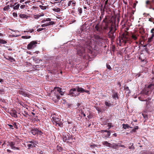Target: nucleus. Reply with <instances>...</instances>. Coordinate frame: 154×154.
<instances>
[{"label": "nucleus", "instance_id": "f257e3e1", "mask_svg": "<svg viewBox=\"0 0 154 154\" xmlns=\"http://www.w3.org/2000/svg\"><path fill=\"white\" fill-rule=\"evenodd\" d=\"M102 39L98 35H94L93 37L88 38L85 44L82 46L81 44L77 48V55L84 57L87 53H92L91 49L96 46L98 42H100Z\"/></svg>", "mask_w": 154, "mask_h": 154}, {"label": "nucleus", "instance_id": "f03ea898", "mask_svg": "<svg viewBox=\"0 0 154 154\" xmlns=\"http://www.w3.org/2000/svg\"><path fill=\"white\" fill-rule=\"evenodd\" d=\"M52 122L54 125L57 126L61 127L62 123L61 122L60 119L56 116H53L51 119Z\"/></svg>", "mask_w": 154, "mask_h": 154}, {"label": "nucleus", "instance_id": "7ed1b4c3", "mask_svg": "<svg viewBox=\"0 0 154 154\" xmlns=\"http://www.w3.org/2000/svg\"><path fill=\"white\" fill-rule=\"evenodd\" d=\"M152 92L154 93V85L152 84L149 85L147 87V88L144 91V93L147 95Z\"/></svg>", "mask_w": 154, "mask_h": 154}, {"label": "nucleus", "instance_id": "20e7f679", "mask_svg": "<svg viewBox=\"0 0 154 154\" xmlns=\"http://www.w3.org/2000/svg\"><path fill=\"white\" fill-rule=\"evenodd\" d=\"M79 94V93L77 91L76 88H74L71 89L68 93V95L70 97H76Z\"/></svg>", "mask_w": 154, "mask_h": 154}, {"label": "nucleus", "instance_id": "39448f33", "mask_svg": "<svg viewBox=\"0 0 154 154\" xmlns=\"http://www.w3.org/2000/svg\"><path fill=\"white\" fill-rule=\"evenodd\" d=\"M31 133L34 135L37 134L42 135L43 134V133L40 130L35 128H32L30 130Z\"/></svg>", "mask_w": 154, "mask_h": 154}, {"label": "nucleus", "instance_id": "423d86ee", "mask_svg": "<svg viewBox=\"0 0 154 154\" xmlns=\"http://www.w3.org/2000/svg\"><path fill=\"white\" fill-rule=\"evenodd\" d=\"M16 142H8V144H7V146H10L11 149H14V150H19V148L17 147H16L15 146L16 145Z\"/></svg>", "mask_w": 154, "mask_h": 154}, {"label": "nucleus", "instance_id": "0eeeda50", "mask_svg": "<svg viewBox=\"0 0 154 154\" xmlns=\"http://www.w3.org/2000/svg\"><path fill=\"white\" fill-rule=\"evenodd\" d=\"M37 42L35 41H32L27 46V48L28 50L33 49L36 47Z\"/></svg>", "mask_w": 154, "mask_h": 154}, {"label": "nucleus", "instance_id": "6e6552de", "mask_svg": "<svg viewBox=\"0 0 154 154\" xmlns=\"http://www.w3.org/2000/svg\"><path fill=\"white\" fill-rule=\"evenodd\" d=\"M130 40L129 36L126 34H123L122 39L120 40L121 42H123L124 43L128 42Z\"/></svg>", "mask_w": 154, "mask_h": 154}, {"label": "nucleus", "instance_id": "1a4fd4ad", "mask_svg": "<svg viewBox=\"0 0 154 154\" xmlns=\"http://www.w3.org/2000/svg\"><path fill=\"white\" fill-rule=\"evenodd\" d=\"M28 143H30L31 144H28L27 145L29 148H33L38 143L37 141L34 140H32L28 141Z\"/></svg>", "mask_w": 154, "mask_h": 154}, {"label": "nucleus", "instance_id": "9d476101", "mask_svg": "<svg viewBox=\"0 0 154 154\" xmlns=\"http://www.w3.org/2000/svg\"><path fill=\"white\" fill-rule=\"evenodd\" d=\"M60 96L57 93H54V94L53 95L52 99L53 101L56 103L60 99Z\"/></svg>", "mask_w": 154, "mask_h": 154}, {"label": "nucleus", "instance_id": "9b49d317", "mask_svg": "<svg viewBox=\"0 0 154 154\" xmlns=\"http://www.w3.org/2000/svg\"><path fill=\"white\" fill-rule=\"evenodd\" d=\"M76 90L78 92V93L80 92V93H83V92H86V93H88L89 92V91L87 90H85L82 88H80L79 87H77Z\"/></svg>", "mask_w": 154, "mask_h": 154}, {"label": "nucleus", "instance_id": "f8f14e48", "mask_svg": "<svg viewBox=\"0 0 154 154\" xmlns=\"http://www.w3.org/2000/svg\"><path fill=\"white\" fill-rule=\"evenodd\" d=\"M10 113L11 116L12 117H14L15 118H17V112L15 110H11V111Z\"/></svg>", "mask_w": 154, "mask_h": 154}, {"label": "nucleus", "instance_id": "ddd939ff", "mask_svg": "<svg viewBox=\"0 0 154 154\" xmlns=\"http://www.w3.org/2000/svg\"><path fill=\"white\" fill-rule=\"evenodd\" d=\"M96 30L99 33L101 32L102 30V28L98 24H97L95 27Z\"/></svg>", "mask_w": 154, "mask_h": 154}, {"label": "nucleus", "instance_id": "4468645a", "mask_svg": "<svg viewBox=\"0 0 154 154\" xmlns=\"http://www.w3.org/2000/svg\"><path fill=\"white\" fill-rule=\"evenodd\" d=\"M19 17L21 18L25 19H27L29 17V16L24 14H20L19 15Z\"/></svg>", "mask_w": 154, "mask_h": 154}, {"label": "nucleus", "instance_id": "2eb2a0df", "mask_svg": "<svg viewBox=\"0 0 154 154\" xmlns=\"http://www.w3.org/2000/svg\"><path fill=\"white\" fill-rule=\"evenodd\" d=\"M75 3L74 1L73 2L71 1H69L68 4V6H72L74 7L75 6Z\"/></svg>", "mask_w": 154, "mask_h": 154}, {"label": "nucleus", "instance_id": "dca6fc26", "mask_svg": "<svg viewBox=\"0 0 154 154\" xmlns=\"http://www.w3.org/2000/svg\"><path fill=\"white\" fill-rule=\"evenodd\" d=\"M103 144L104 145L106 146H107L111 147V144L110 143L108 142L107 141H104L103 142Z\"/></svg>", "mask_w": 154, "mask_h": 154}, {"label": "nucleus", "instance_id": "f3484780", "mask_svg": "<svg viewBox=\"0 0 154 154\" xmlns=\"http://www.w3.org/2000/svg\"><path fill=\"white\" fill-rule=\"evenodd\" d=\"M61 90V88H55L54 91L55 92L54 93H57V94H58Z\"/></svg>", "mask_w": 154, "mask_h": 154}, {"label": "nucleus", "instance_id": "a211bd4d", "mask_svg": "<svg viewBox=\"0 0 154 154\" xmlns=\"http://www.w3.org/2000/svg\"><path fill=\"white\" fill-rule=\"evenodd\" d=\"M84 109H82V108H80V110L79 111V113L81 114V115H80V116H82V115L84 116H85V114L84 113Z\"/></svg>", "mask_w": 154, "mask_h": 154}, {"label": "nucleus", "instance_id": "6ab92c4d", "mask_svg": "<svg viewBox=\"0 0 154 154\" xmlns=\"http://www.w3.org/2000/svg\"><path fill=\"white\" fill-rule=\"evenodd\" d=\"M15 3L14 4V6H13V8L14 10H17L19 9L20 5L19 4Z\"/></svg>", "mask_w": 154, "mask_h": 154}, {"label": "nucleus", "instance_id": "aec40b11", "mask_svg": "<svg viewBox=\"0 0 154 154\" xmlns=\"http://www.w3.org/2000/svg\"><path fill=\"white\" fill-rule=\"evenodd\" d=\"M14 1V0H10V1H8V2L9 3L10 5V7L12 8L14 6V4L13 3Z\"/></svg>", "mask_w": 154, "mask_h": 154}, {"label": "nucleus", "instance_id": "412c9836", "mask_svg": "<svg viewBox=\"0 0 154 154\" xmlns=\"http://www.w3.org/2000/svg\"><path fill=\"white\" fill-rule=\"evenodd\" d=\"M122 126L124 129H125L127 128H131L127 124H123L122 125Z\"/></svg>", "mask_w": 154, "mask_h": 154}, {"label": "nucleus", "instance_id": "4be33fe9", "mask_svg": "<svg viewBox=\"0 0 154 154\" xmlns=\"http://www.w3.org/2000/svg\"><path fill=\"white\" fill-rule=\"evenodd\" d=\"M19 92V94H22L24 96H27V94L22 90H20Z\"/></svg>", "mask_w": 154, "mask_h": 154}, {"label": "nucleus", "instance_id": "5701e85b", "mask_svg": "<svg viewBox=\"0 0 154 154\" xmlns=\"http://www.w3.org/2000/svg\"><path fill=\"white\" fill-rule=\"evenodd\" d=\"M113 98L116 100V98H118V94L117 93H114L113 96H112Z\"/></svg>", "mask_w": 154, "mask_h": 154}, {"label": "nucleus", "instance_id": "b1692460", "mask_svg": "<svg viewBox=\"0 0 154 154\" xmlns=\"http://www.w3.org/2000/svg\"><path fill=\"white\" fill-rule=\"evenodd\" d=\"M125 90L126 93L127 94H129L130 93V91L128 87H126L125 88Z\"/></svg>", "mask_w": 154, "mask_h": 154}, {"label": "nucleus", "instance_id": "393cba45", "mask_svg": "<svg viewBox=\"0 0 154 154\" xmlns=\"http://www.w3.org/2000/svg\"><path fill=\"white\" fill-rule=\"evenodd\" d=\"M10 9V6L9 5H8L5 6L3 8V10L5 11H7Z\"/></svg>", "mask_w": 154, "mask_h": 154}, {"label": "nucleus", "instance_id": "a878e982", "mask_svg": "<svg viewBox=\"0 0 154 154\" xmlns=\"http://www.w3.org/2000/svg\"><path fill=\"white\" fill-rule=\"evenodd\" d=\"M105 132H107V134L106 135V136L105 137H109L110 135V134H111V133H110V131L106 130Z\"/></svg>", "mask_w": 154, "mask_h": 154}, {"label": "nucleus", "instance_id": "bb28decb", "mask_svg": "<svg viewBox=\"0 0 154 154\" xmlns=\"http://www.w3.org/2000/svg\"><path fill=\"white\" fill-rule=\"evenodd\" d=\"M151 33H152L151 36V38H153L154 37V29H152L151 30Z\"/></svg>", "mask_w": 154, "mask_h": 154}, {"label": "nucleus", "instance_id": "cd10ccee", "mask_svg": "<svg viewBox=\"0 0 154 154\" xmlns=\"http://www.w3.org/2000/svg\"><path fill=\"white\" fill-rule=\"evenodd\" d=\"M105 105L106 106L108 107L111 106V105H112L111 103H110L108 102H107V101L105 102Z\"/></svg>", "mask_w": 154, "mask_h": 154}, {"label": "nucleus", "instance_id": "c85d7f7f", "mask_svg": "<svg viewBox=\"0 0 154 154\" xmlns=\"http://www.w3.org/2000/svg\"><path fill=\"white\" fill-rule=\"evenodd\" d=\"M131 38L134 40H136L137 38V36L136 35L132 34V35Z\"/></svg>", "mask_w": 154, "mask_h": 154}, {"label": "nucleus", "instance_id": "c756f323", "mask_svg": "<svg viewBox=\"0 0 154 154\" xmlns=\"http://www.w3.org/2000/svg\"><path fill=\"white\" fill-rule=\"evenodd\" d=\"M118 145L117 144H111V147H112L114 148L117 149L118 148Z\"/></svg>", "mask_w": 154, "mask_h": 154}, {"label": "nucleus", "instance_id": "7c9ffc66", "mask_svg": "<svg viewBox=\"0 0 154 154\" xmlns=\"http://www.w3.org/2000/svg\"><path fill=\"white\" fill-rule=\"evenodd\" d=\"M96 110L98 111V113H100V112H103L102 110L99 107H96Z\"/></svg>", "mask_w": 154, "mask_h": 154}, {"label": "nucleus", "instance_id": "2f4dec72", "mask_svg": "<svg viewBox=\"0 0 154 154\" xmlns=\"http://www.w3.org/2000/svg\"><path fill=\"white\" fill-rule=\"evenodd\" d=\"M146 7L148 8V5H151V3L149 1L147 0L146 2Z\"/></svg>", "mask_w": 154, "mask_h": 154}, {"label": "nucleus", "instance_id": "473e14b6", "mask_svg": "<svg viewBox=\"0 0 154 154\" xmlns=\"http://www.w3.org/2000/svg\"><path fill=\"white\" fill-rule=\"evenodd\" d=\"M68 137H67L64 135H63V137H62L63 140V141L64 142H65L66 140H68Z\"/></svg>", "mask_w": 154, "mask_h": 154}, {"label": "nucleus", "instance_id": "72a5a7b5", "mask_svg": "<svg viewBox=\"0 0 154 154\" xmlns=\"http://www.w3.org/2000/svg\"><path fill=\"white\" fill-rule=\"evenodd\" d=\"M22 38L24 39H28L31 38L30 36H23L22 37Z\"/></svg>", "mask_w": 154, "mask_h": 154}, {"label": "nucleus", "instance_id": "f704fd0d", "mask_svg": "<svg viewBox=\"0 0 154 154\" xmlns=\"http://www.w3.org/2000/svg\"><path fill=\"white\" fill-rule=\"evenodd\" d=\"M39 7L42 10H45L46 9V6H43L42 5L39 6Z\"/></svg>", "mask_w": 154, "mask_h": 154}, {"label": "nucleus", "instance_id": "c9c22d12", "mask_svg": "<svg viewBox=\"0 0 154 154\" xmlns=\"http://www.w3.org/2000/svg\"><path fill=\"white\" fill-rule=\"evenodd\" d=\"M78 11L79 12V13L81 14L82 13V9L80 8H79L78 9Z\"/></svg>", "mask_w": 154, "mask_h": 154}, {"label": "nucleus", "instance_id": "e433bc0d", "mask_svg": "<svg viewBox=\"0 0 154 154\" xmlns=\"http://www.w3.org/2000/svg\"><path fill=\"white\" fill-rule=\"evenodd\" d=\"M54 11L56 12H59L60 11V10L59 8H55L53 9Z\"/></svg>", "mask_w": 154, "mask_h": 154}, {"label": "nucleus", "instance_id": "4c0bfd02", "mask_svg": "<svg viewBox=\"0 0 154 154\" xmlns=\"http://www.w3.org/2000/svg\"><path fill=\"white\" fill-rule=\"evenodd\" d=\"M138 129V127L137 126H135L133 129L132 130V132H135L136 130Z\"/></svg>", "mask_w": 154, "mask_h": 154}, {"label": "nucleus", "instance_id": "58836bf2", "mask_svg": "<svg viewBox=\"0 0 154 154\" xmlns=\"http://www.w3.org/2000/svg\"><path fill=\"white\" fill-rule=\"evenodd\" d=\"M149 21L152 22L154 24V19L152 18H150L149 19Z\"/></svg>", "mask_w": 154, "mask_h": 154}, {"label": "nucleus", "instance_id": "ea45409f", "mask_svg": "<svg viewBox=\"0 0 154 154\" xmlns=\"http://www.w3.org/2000/svg\"><path fill=\"white\" fill-rule=\"evenodd\" d=\"M48 25V23H44V24H42L41 25V26H42V27H44L47 26Z\"/></svg>", "mask_w": 154, "mask_h": 154}, {"label": "nucleus", "instance_id": "a19ab883", "mask_svg": "<svg viewBox=\"0 0 154 154\" xmlns=\"http://www.w3.org/2000/svg\"><path fill=\"white\" fill-rule=\"evenodd\" d=\"M106 67L109 70H110L111 69V68L109 64H106Z\"/></svg>", "mask_w": 154, "mask_h": 154}, {"label": "nucleus", "instance_id": "79ce46f5", "mask_svg": "<svg viewBox=\"0 0 154 154\" xmlns=\"http://www.w3.org/2000/svg\"><path fill=\"white\" fill-rule=\"evenodd\" d=\"M129 149H134V146H133V144H132V145H131V146H129Z\"/></svg>", "mask_w": 154, "mask_h": 154}, {"label": "nucleus", "instance_id": "37998d69", "mask_svg": "<svg viewBox=\"0 0 154 154\" xmlns=\"http://www.w3.org/2000/svg\"><path fill=\"white\" fill-rule=\"evenodd\" d=\"M111 123H108L107 124V126L109 128H108V129H110L111 127Z\"/></svg>", "mask_w": 154, "mask_h": 154}, {"label": "nucleus", "instance_id": "c03bdc74", "mask_svg": "<svg viewBox=\"0 0 154 154\" xmlns=\"http://www.w3.org/2000/svg\"><path fill=\"white\" fill-rule=\"evenodd\" d=\"M44 29V28H39V29H37V31L38 32H40L43 30Z\"/></svg>", "mask_w": 154, "mask_h": 154}, {"label": "nucleus", "instance_id": "a18cd8bd", "mask_svg": "<svg viewBox=\"0 0 154 154\" xmlns=\"http://www.w3.org/2000/svg\"><path fill=\"white\" fill-rule=\"evenodd\" d=\"M25 5H20V7L21 8V9H23L25 7Z\"/></svg>", "mask_w": 154, "mask_h": 154}, {"label": "nucleus", "instance_id": "49530a36", "mask_svg": "<svg viewBox=\"0 0 154 154\" xmlns=\"http://www.w3.org/2000/svg\"><path fill=\"white\" fill-rule=\"evenodd\" d=\"M64 93L61 90L59 93H58V95L59 94H60L61 95H63Z\"/></svg>", "mask_w": 154, "mask_h": 154}, {"label": "nucleus", "instance_id": "de8ad7c7", "mask_svg": "<svg viewBox=\"0 0 154 154\" xmlns=\"http://www.w3.org/2000/svg\"><path fill=\"white\" fill-rule=\"evenodd\" d=\"M128 0H123V2L125 4H127L128 3Z\"/></svg>", "mask_w": 154, "mask_h": 154}, {"label": "nucleus", "instance_id": "09e8293b", "mask_svg": "<svg viewBox=\"0 0 154 154\" xmlns=\"http://www.w3.org/2000/svg\"><path fill=\"white\" fill-rule=\"evenodd\" d=\"M48 23V25H53L54 24V22L53 21H51V22H49Z\"/></svg>", "mask_w": 154, "mask_h": 154}, {"label": "nucleus", "instance_id": "8fccbe9b", "mask_svg": "<svg viewBox=\"0 0 154 154\" xmlns=\"http://www.w3.org/2000/svg\"><path fill=\"white\" fill-rule=\"evenodd\" d=\"M13 15L15 17H17V13H13Z\"/></svg>", "mask_w": 154, "mask_h": 154}, {"label": "nucleus", "instance_id": "3c124183", "mask_svg": "<svg viewBox=\"0 0 154 154\" xmlns=\"http://www.w3.org/2000/svg\"><path fill=\"white\" fill-rule=\"evenodd\" d=\"M108 28V26H107V25H106V26H104L103 28V29L105 30H106V29H107Z\"/></svg>", "mask_w": 154, "mask_h": 154}, {"label": "nucleus", "instance_id": "603ef678", "mask_svg": "<svg viewBox=\"0 0 154 154\" xmlns=\"http://www.w3.org/2000/svg\"><path fill=\"white\" fill-rule=\"evenodd\" d=\"M152 38H151V37L149 38H148V41L149 42H150Z\"/></svg>", "mask_w": 154, "mask_h": 154}, {"label": "nucleus", "instance_id": "864d4df0", "mask_svg": "<svg viewBox=\"0 0 154 154\" xmlns=\"http://www.w3.org/2000/svg\"><path fill=\"white\" fill-rule=\"evenodd\" d=\"M57 149L59 150V151H61L62 150V148L60 147H57Z\"/></svg>", "mask_w": 154, "mask_h": 154}, {"label": "nucleus", "instance_id": "5fc2aeb1", "mask_svg": "<svg viewBox=\"0 0 154 154\" xmlns=\"http://www.w3.org/2000/svg\"><path fill=\"white\" fill-rule=\"evenodd\" d=\"M34 31V30L33 29H31V30H29V31L28 32H30V33H32V32L33 31Z\"/></svg>", "mask_w": 154, "mask_h": 154}, {"label": "nucleus", "instance_id": "6e6d98bb", "mask_svg": "<svg viewBox=\"0 0 154 154\" xmlns=\"http://www.w3.org/2000/svg\"><path fill=\"white\" fill-rule=\"evenodd\" d=\"M51 20V19L49 18H47L46 19V21H50Z\"/></svg>", "mask_w": 154, "mask_h": 154}, {"label": "nucleus", "instance_id": "4d7b16f0", "mask_svg": "<svg viewBox=\"0 0 154 154\" xmlns=\"http://www.w3.org/2000/svg\"><path fill=\"white\" fill-rule=\"evenodd\" d=\"M106 130H101L100 132L102 134H103L104 132H105Z\"/></svg>", "mask_w": 154, "mask_h": 154}, {"label": "nucleus", "instance_id": "13d9d810", "mask_svg": "<svg viewBox=\"0 0 154 154\" xmlns=\"http://www.w3.org/2000/svg\"><path fill=\"white\" fill-rule=\"evenodd\" d=\"M7 152L9 153H10L11 152V151L9 149H7Z\"/></svg>", "mask_w": 154, "mask_h": 154}, {"label": "nucleus", "instance_id": "bf43d9fd", "mask_svg": "<svg viewBox=\"0 0 154 154\" xmlns=\"http://www.w3.org/2000/svg\"><path fill=\"white\" fill-rule=\"evenodd\" d=\"M3 89H1V90H0V93L1 94H2V92H3Z\"/></svg>", "mask_w": 154, "mask_h": 154}, {"label": "nucleus", "instance_id": "052dcab7", "mask_svg": "<svg viewBox=\"0 0 154 154\" xmlns=\"http://www.w3.org/2000/svg\"><path fill=\"white\" fill-rule=\"evenodd\" d=\"M10 127V128H12L13 129V125H8Z\"/></svg>", "mask_w": 154, "mask_h": 154}, {"label": "nucleus", "instance_id": "680f3d73", "mask_svg": "<svg viewBox=\"0 0 154 154\" xmlns=\"http://www.w3.org/2000/svg\"><path fill=\"white\" fill-rule=\"evenodd\" d=\"M119 146L121 147H125L124 145H119Z\"/></svg>", "mask_w": 154, "mask_h": 154}, {"label": "nucleus", "instance_id": "e2e57ef3", "mask_svg": "<svg viewBox=\"0 0 154 154\" xmlns=\"http://www.w3.org/2000/svg\"><path fill=\"white\" fill-rule=\"evenodd\" d=\"M2 43L3 44H5L6 43V42L5 41H2Z\"/></svg>", "mask_w": 154, "mask_h": 154}, {"label": "nucleus", "instance_id": "0e129e2a", "mask_svg": "<svg viewBox=\"0 0 154 154\" xmlns=\"http://www.w3.org/2000/svg\"><path fill=\"white\" fill-rule=\"evenodd\" d=\"M46 21V20H42V23H45V22Z\"/></svg>", "mask_w": 154, "mask_h": 154}, {"label": "nucleus", "instance_id": "69168bd1", "mask_svg": "<svg viewBox=\"0 0 154 154\" xmlns=\"http://www.w3.org/2000/svg\"><path fill=\"white\" fill-rule=\"evenodd\" d=\"M113 135L115 137H116L117 136V134L116 133H114Z\"/></svg>", "mask_w": 154, "mask_h": 154}, {"label": "nucleus", "instance_id": "338daca9", "mask_svg": "<svg viewBox=\"0 0 154 154\" xmlns=\"http://www.w3.org/2000/svg\"><path fill=\"white\" fill-rule=\"evenodd\" d=\"M3 82V80L2 79H0V82L2 83Z\"/></svg>", "mask_w": 154, "mask_h": 154}, {"label": "nucleus", "instance_id": "774afa93", "mask_svg": "<svg viewBox=\"0 0 154 154\" xmlns=\"http://www.w3.org/2000/svg\"><path fill=\"white\" fill-rule=\"evenodd\" d=\"M145 104L146 105H147L148 104H149V102H148L146 101Z\"/></svg>", "mask_w": 154, "mask_h": 154}]
</instances>
